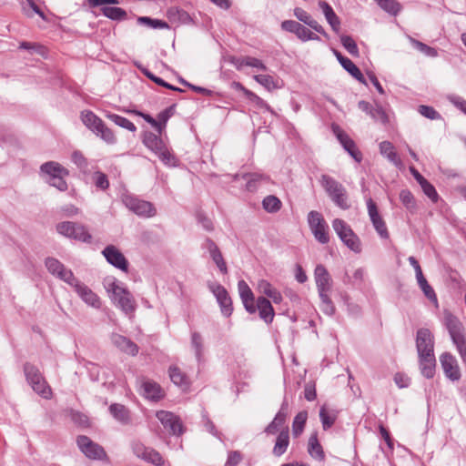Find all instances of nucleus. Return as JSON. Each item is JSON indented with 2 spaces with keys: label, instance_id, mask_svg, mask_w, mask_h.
<instances>
[{
  "label": "nucleus",
  "instance_id": "obj_63",
  "mask_svg": "<svg viewBox=\"0 0 466 466\" xmlns=\"http://www.w3.org/2000/svg\"><path fill=\"white\" fill-rule=\"evenodd\" d=\"M71 159L81 170L87 169L88 161L80 151H74Z\"/></svg>",
  "mask_w": 466,
  "mask_h": 466
},
{
  "label": "nucleus",
  "instance_id": "obj_61",
  "mask_svg": "<svg viewBox=\"0 0 466 466\" xmlns=\"http://www.w3.org/2000/svg\"><path fill=\"white\" fill-rule=\"evenodd\" d=\"M370 117L374 120V121H377V122H380L383 125H386L388 124L389 122V117H388V115L387 113L385 112V110L382 108L381 106H379L377 105L371 115H370Z\"/></svg>",
  "mask_w": 466,
  "mask_h": 466
},
{
  "label": "nucleus",
  "instance_id": "obj_35",
  "mask_svg": "<svg viewBox=\"0 0 466 466\" xmlns=\"http://www.w3.org/2000/svg\"><path fill=\"white\" fill-rule=\"evenodd\" d=\"M380 154L386 157L391 163H393L396 167H400L402 162L398 156L394 146L389 141H383L380 144Z\"/></svg>",
  "mask_w": 466,
  "mask_h": 466
},
{
  "label": "nucleus",
  "instance_id": "obj_56",
  "mask_svg": "<svg viewBox=\"0 0 466 466\" xmlns=\"http://www.w3.org/2000/svg\"><path fill=\"white\" fill-rule=\"evenodd\" d=\"M340 43L351 56H359V48L355 40L351 36L345 35H340Z\"/></svg>",
  "mask_w": 466,
  "mask_h": 466
},
{
  "label": "nucleus",
  "instance_id": "obj_24",
  "mask_svg": "<svg viewBox=\"0 0 466 466\" xmlns=\"http://www.w3.org/2000/svg\"><path fill=\"white\" fill-rule=\"evenodd\" d=\"M141 389L143 396L147 400L157 401L164 397L160 385L151 380H144Z\"/></svg>",
  "mask_w": 466,
  "mask_h": 466
},
{
  "label": "nucleus",
  "instance_id": "obj_20",
  "mask_svg": "<svg viewBox=\"0 0 466 466\" xmlns=\"http://www.w3.org/2000/svg\"><path fill=\"white\" fill-rule=\"evenodd\" d=\"M209 288L217 299L222 315L225 317L231 316L233 312V305L227 289L220 284H214L209 286Z\"/></svg>",
  "mask_w": 466,
  "mask_h": 466
},
{
  "label": "nucleus",
  "instance_id": "obj_23",
  "mask_svg": "<svg viewBox=\"0 0 466 466\" xmlns=\"http://www.w3.org/2000/svg\"><path fill=\"white\" fill-rule=\"evenodd\" d=\"M294 15L296 18L315 30L316 32L321 34L326 38H329V35L323 28V26L319 24L317 20H315L307 11L300 7H296L294 9Z\"/></svg>",
  "mask_w": 466,
  "mask_h": 466
},
{
  "label": "nucleus",
  "instance_id": "obj_18",
  "mask_svg": "<svg viewBox=\"0 0 466 466\" xmlns=\"http://www.w3.org/2000/svg\"><path fill=\"white\" fill-rule=\"evenodd\" d=\"M440 362L445 376L451 381H458L461 379V370L455 356L451 352H444L440 356Z\"/></svg>",
  "mask_w": 466,
  "mask_h": 466
},
{
  "label": "nucleus",
  "instance_id": "obj_11",
  "mask_svg": "<svg viewBox=\"0 0 466 466\" xmlns=\"http://www.w3.org/2000/svg\"><path fill=\"white\" fill-rule=\"evenodd\" d=\"M79 450L90 460L105 461L107 460V454L105 449L98 443L93 441L85 435H80L76 439Z\"/></svg>",
  "mask_w": 466,
  "mask_h": 466
},
{
  "label": "nucleus",
  "instance_id": "obj_10",
  "mask_svg": "<svg viewBox=\"0 0 466 466\" xmlns=\"http://www.w3.org/2000/svg\"><path fill=\"white\" fill-rule=\"evenodd\" d=\"M309 227L317 241L327 244L329 241V226L319 211L312 210L308 214Z\"/></svg>",
  "mask_w": 466,
  "mask_h": 466
},
{
  "label": "nucleus",
  "instance_id": "obj_16",
  "mask_svg": "<svg viewBox=\"0 0 466 466\" xmlns=\"http://www.w3.org/2000/svg\"><path fill=\"white\" fill-rule=\"evenodd\" d=\"M416 348L419 357L434 354V337L430 329L424 328L418 329Z\"/></svg>",
  "mask_w": 466,
  "mask_h": 466
},
{
  "label": "nucleus",
  "instance_id": "obj_64",
  "mask_svg": "<svg viewBox=\"0 0 466 466\" xmlns=\"http://www.w3.org/2000/svg\"><path fill=\"white\" fill-rule=\"evenodd\" d=\"M69 175H60L57 177H55V179L47 180V183L57 188L59 191H66L68 188L67 183L66 181V177Z\"/></svg>",
  "mask_w": 466,
  "mask_h": 466
},
{
  "label": "nucleus",
  "instance_id": "obj_8",
  "mask_svg": "<svg viewBox=\"0 0 466 466\" xmlns=\"http://www.w3.org/2000/svg\"><path fill=\"white\" fill-rule=\"evenodd\" d=\"M56 230L59 234L74 238L76 240L89 243L91 242L92 236L84 225L64 221L56 225Z\"/></svg>",
  "mask_w": 466,
  "mask_h": 466
},
{
  "label": "nucleus",
  "instance_id": "obj_44",
  "mask_svg": "<svg viewBox=\"0 0 466 466\" xmlns=\"http://www.w3.org/2000/svg\"><path fill=\"white\" fill-rule=\"evenodd\" d=\"M308 419V413L305 410L299 411L294 418L292 423V432L295 437L299 436L305 427Z\"/></svg>",
  "mask_w": 466,
  "mask_h": 466
},
{
  "label": "nucleus",
  "instance_id": "obj_31",
  "mask_svg": "<svg viewBox=\"0 0 466 466\" xmlns=\"http://www.w3.org/2000/svg\"><path fill=\"white\" fill-rule=\"evenodd\" d=\"M289 445V431L288 427H285L280 431L279 433L275 445L273 447L272 453L277 456L280 457L283 455Z\"/></svg>",
  "mask_w": 466,
  "mask_h": 466
},
{
  "label": "nucleus",
  "instance_id": "obj_34",
  "mask_svg": "<svg viewBox=\"0 0 466 466\" xmlns=\"http://www.w3.org/2000/svg\"><path fill=\"white\" fill-rule=\"evenodd\" d=\"M244 178L247 181L246 188L250 192H254L262 183H268L269 177L260 173H251L244 175Z\"/></svg>",
  "mask_w": 466,
  "mask_h": 466
},
{
  "label": "nucleus",
  "instance_id": "obj_25",
  "mask_svg": "<svg viewBox=\"0 0 466 466\" xmlns=\"http://www.w3.org/2000/svg\"><path fill=\"white\" fill-rule=\"evenodd\" d=\"M258 311L259 318L266 323L269 324L273 321L275 312L269 299L263 296H259L256 302V312Z\"/></svg>",
  "mask_w": 466,
  "mask_h": 466
},
{
  "label": "nucleus",
  "instance_id": "obj_28",
  "mask_svg": "<svg viewBox=\"0 0 466 466\" xmlns=\"http://www.w3.org/2000/svg\"><path fill=\"white\" fill-rule=\"evenodd\" d=\"M112 341L116 347L127 354L135 356L138 352L137 345L125 336L115 334Z\"/></svg>",
  "mask_w": 466,
  "mask_h": 466
},
{
  "label": "nucleus",
  "instance_id": "obj_43",
  "mask_svg": "<svg viewBox=\"0 0 466 466\" xmlns=\"http://www.w3.org/2000/svg\"><path fill=\"white\" fill-rule=\"evenodd\" d=\"M262 207L268 213H277L280 210L282 203L278 197L268 195L262 200Z\"/></svg>",
  "mask_w": 466,
  "mask_h": 466
},
{
  "label": "nucleus",
  "instance_id": "obj_27",
  "mask_svg": "<svg viewBox=\"0 0 466 466\" xmlns=\"http://www.w3.org/2000/svg\"><path fill=\"white\" fill-rule=\"evenodd\" d=\"M40 171L48 176L47 180L55 179L60 175H69L68 169L55 161H48L41 165Z\"/></svg>",
  "mask_w": 466,
  "mask_h": 466
},
{
  "label": "nucleus",
  "instance_id": "obj_19",
  "mask_svg": "<svg viewBox=\"0 0 466 466\" xmlns=\"http://www.w3.org/2000/svg\"><path fill=\"white\" fill-rule=\"evenodd\" d=\"M332 131L343 148L360 163L362 160V154L358 149L355 142L338 125H332Z\"/></svg>",
  "mask_w": 466,
  "mask_h": 466
},
{
  "label": "nucleus",
  "instance_id": "obj_17",
  "mask_svg": "<svg viewBox=\"0 0 466 466\" xmlns=\"http://www.w3.org/2000/svg\"><path fill=\"white\" fill-rule=\"evenodd\" d=\"M156 417L161 422L163 427L172 435H181L184 432V427L178 416L167 410H159Z\"/></svg>",
  "mask_w": 466,
  "mask_h": 466
},
{
  "label": "nucleus",
  "instance_id": "obj_37",
  "mask_svg": "<svg viewBox=\"0 0 466 466\" xmlns=\"http://www.w3.org/2000/svg\"><path fill=\"white\" fill-rule=\"evenodd\" d=\"M308 452L313 458L319 461L325 459L322 446L319 442L317 433L312 434L309 439Z\"/></svg>",
  "mask_w": 466,
  "mask_h": 466
},
{
  "label": "nucleus",
  "instance_id": "obj_59",
  "mask_svg": "<svg viewBox=\"0 0 466 466\" xmlns=\"http://www.w3.org/2000/svg\"><path fill=\"white\" fill-rule=\"evenodd\" d=\"M418 285L420 288L423 294L425 295V297L435 305H438L437 295L432 287L428 283L427 279L418 283Z\"/></svg>",
  "mask_w": 466,
  "mask_h": 466
},
{
  "label": "nucleus",
  "instance_id": "obj_5",
  "mask_svg": "<svg viewBox=\"0 0 466 466\" xmlns=\"http://www.w3.org/2000/svg\"><path fill=\"white\" fill-rule=\"evenodd\" d=\"M320 184L336 206L344 210L350 208L347 190L342 184L329 175L321 176Z\"/></svg>",
  "mask_w": 466,
  "mask_h": 466
},
{
  "label": "nucleus",
  "instance_id": "obj_49",
  "mask_svg": "<svg viewBox=\"0 0 466 466\" xmlns=\"http://www.w3.org/2000/svg\"><path fill=\"white\" fill-rule=\"evenodd\" d=\"M174 113H175V105H172V106H168L167 108H166L165 110L161 111L157 115V122H158L160 126L158 127H157V131L159 135L162 134V132L166 128L167 122L174 115Z\"/></svg>",
  "mask_w": 466,
  "mask_h": 466
},
{
  "label": "nucleus",
  "instance_id": "obj_14",
  "mask_svg": "<svg viewBox=\"0 0 466 466\" xmlns=\"http://www.w3.org/2000/svg\"><path fill=\"white\" fill-rule=\"evenodd\" d=\"M366 203L368 214L374 229L380 238L388 239L390 238V233L385 220L379 212L377 204L370 198L367 199Z\"/></svg>",
  "mask_w": 466,
  "mask_h": 466
},
{
  "label": "nucleus",
  "instance_id": "obj_33",
  "mask_svg": "<svg viewBox=\"0 0 466 466\" xmlns=\"http://www.w3.org/2000/svg\"><path fill=\"white\" fill-rule=\"evenodd\" d=\"M111 415L120 423L128 424L131 421L129 410L119 403H114L109 406Z\"/></svg>",
  "mask_w": 466,
  "mask_h": 466
},
{
  "label": "nucleus",
  "instance_id": "obj_13",
  "mask_svg": "<svg viewBox=\"0 0 466 466\" xmlns=\"http://www.w3.org/2000/svg\"><path fill=\"white\" fill-rule=\"evenodd\" d=\"M134 454L145 461L146 462L151 463L155 466H163L165 461L161 454L153 448L145 446L140 441H133L131 444Z\"/></svg>",
  "mask_w": 466,
  "mask_h": 466
},
{
  "label": "nucleus",
  "instance_id": "obj_45",
  "mask_svg": "<svg viewBox=\"0 0 466 466\" xmlns=\"http://www.w3.org/2000/svg\"><path fill=\"white\" fill-rule=\"evenodd\" d=\"M33 390L40 395L44 399H50L52 397V390L50 386L47 384L46 380L44 379L39 380L38 381L34 382L31 385Z\"/></svg>",
  "mask_w": 466,
  "mask_h": 466
},
{
  "label": "nucleus",
  "instance_id": "obj_6",
  "mask_svg": "<svg viewBox=\"0 0 466 466\" xmlns=\"http://www.w3.org/2000/svg\"><path fill=\"white\" fill-rule=\"evenodd\" d=\"M332 227L339 239L353 252L360 253L361 241L358 235L352 230L343 219L335 218Z\"/></svg>",
  "mask_w": 466,
  "mask_h": 466
},
{
  "label": "nucleus",
  "instance_id": "obj_50",
  "mask_svg": "<svg viewBox=\"0 0 466 466\" xmlns=\"http://www.w3.org/2000/svg\"><path fill=\"white\" fill-rule=\"evenodd\" d=\"M255 80L265 86L268 90L277 89L280 87L279 80L274 78L270 75H257Z\"/></svg>",
  "mask_w": 466,
  "mask_h": 466
},
{
  "label": "nucleus",
  "instance_id": "obj_57",
  "mask_svg": "<svg viewBox=\"0 0 466 466\" xmlns=\"http://www.w3.org/2000/svg\"><path fill=\"white\" fill-rule=\"evenodd\" d=\"M137 22L142 25H147L152 28H168L169 25L167 22L159 19H153L147 16H140L137 18Z\"/></svg>",
  "mask_w": 466,
  "mask_h": 466
},
{
  "label": "nucleus",
  "instance_id": "obj_7",
  "mask_svg": "<svg viewBox=\"0 0 466 466\" xmlns=\"http://www.w3.org/2000/svg\"><path fill=\"white\" fill-rule=\"evenodd\" d=\"M121 199L123 204L137 216L150 218L156 215V208L152 203L139 199L130 193L122 194Z\"/></svg>",
  "mask_w": 466,
  "mask_h": 466
},
{
  "label": "nucleus",
  "instance_id": "obj_52",
  "mask_svg": "<svg viewBox=\"0 0 466 466\" xmlns=\"http://www.w3.org/2000/svg\"><path fill=\"white\" fill-rule=\"evenodd\" d=\"M385 12L397 15L400 11V5L396 0H374Z\"/></svg>",
  "mask_w": 466,
  "mask_h": 466
},
{
  "label": "nucleus",
  "instance_id": "obj_60",
  "mask_svg": "<svg viewBox=\"0 0 466 466\" xmlns=\"http://www.w3.org/2000/svg\"><path fill=\"white\" fill-rule=\"evenodd\" d=\"M418 112L426 118L431 120L441 119V114L430 106L421 105L418 108Z\"/></svg>",
  "mask_w": 466,
  "mask_h": 466
},
{
  "label": "nucleus",
  "instance_id": "obj_62",
  "mask_svg": "<svg viewBox=\"0 0 466 466\" xmlns=\"http://www.w3.org/2000/svg\"><path fill=\"white\" fill-rule=\"evenodd\" d=\"M423 193L434 203H436L439 199V195L435 189V187L426 180L421 185H420Z\"/></svg>",
  "mask_w": 466,
  "mask_h": 466
},
{
  "label": "nucleus",
  "instance_id": "obj_42",
  "mask_svg": "<svg viewBox=\"0 0 466 466\" xmlns=\"http://www.w3.org/2000/svg\"><path fill=\"white\" fill-rule=\"evenodd\" d=\"M106 117L114 122L116 125L131 132H135L137 130V127L134 125V123L124 116L107 112L106 114Z\"/></svg>",
  "mask_w": 466,
  "mask_h": 466
},
{
  "label": "nucleus",
  "instance_id": "obj_22",
  "mask_svg": "<svg viewBox=\"0 0 466 466\" xmlns=\"http://www.w3.org/2000/svg\"><path fill=\"white\" fill-rule=\"evenodd\" d=\"M238 289L245 309L249 314L256 313L257 299H255L253 291L251 290L248 283L243 279L239 280L238 282Z\"/></svg>",
  "mask_w": 466,
  "mask_h": 466
},
{
  "label": "nucleus",
  "instance_id": "obj_9",
  "mask_svg": "<svg viewBox=\"0 0 466 466\" xmlns=\"http://www.w3.org/2000/svg\"><path fill=\"white\" fill-rule=\"evenodd\" d=\"M107 290L112 292L114 299L117 302V306L126 314H132L135 311L136 303L129 291L120 287L116 281L108 283Z\"/></svg>",
  "mask_w": 466,
  "mask_h": 466
},
{
  "label": "nucleus",
  "instance_id": "obj_15",
  "mask_svg": "<svg viewBox=\"0 0 466 466\" xmlns=\"http://www.w3.org/2000/svg\"><path fill=\"white\" fill-rule=\"evenodd\" d=\"M74 289L77 296L88 306L94 309H100L102 302L100 298L85 283L81 282L77 278L70 285Z\"/></svg>",
  "mask_w": 466,
  "mask_h": 466
},
{
  "label": "nucleus",
  "instance_id": "obj_55",
  "mask_svg": "<svg viewBox=\"0 0 466 466\" xmlns=\"http://www.w3.org/2000/svg\"><path fill=\"white\" fill-rule=\"evenodd\" d=\"M142 73L147 77L149 78L150 80H152L154 83H156L157 85L158 86H164L167 89H170V90H174V91H177V92H182V89L179 88V87H177V86H174L170 84H168L167 82L164 81L162 78L155 76L152 72H150L148 69L147 68H142L141 69Z\"/></svg>",
  "mask_w": 466,
  "mask_h": 466
},
{
  "label": "nucleus",
  "instance_id": "obj_3",
  "mask_svg": "<svg viewBox=\"0 0 466 466\" xmlns=\"http://www.w3.org/2000/svg\"><path fill=\"white\" fill-rule=\"evenodd\" d=\"M142 142L146 147L158 157L164 165L170 167L177 166V158L174 153L170 151L159 134L157 135L153 132L146 131L142 135Z\"/></svg>",
  "mask_w": 466,
  "mask_h": 466
},
{
  "label": "nucleus",
  "instance_id": "obj_30",
  "mask_svg": "<svg viewBox=\"0 0 466 466\" xmlns=\"http://www.w3.org/2000/svg\"><path fill=\"white\" fill-rule=\"evenodd\" d=\"M258 290L259 293L269 298L275 304H279L283 299L281 293L266 279L258 281Z\"/></svg>",
  "mask_w": 466,
  "mask_h": 466
},
{
  "label": "nucleus",
  "instance_id": "obj_54",
  "mask_svg": "<svg viewBox=\"0 0 466 466\" xmlns=\"http://www.w3.org/2000/svg\"><path fill=\"white\" fill-rule=\"evenodd\" d=\"M242 66H250L260 70H267V66L261 60L252 56H245L239 59L237 64V67L239 68Z\"/></svg>",
  "mask_w": 466,
  "mask_h": 466
},
{
  "label": "nucleus",
  "instance_id": "obj_1",
  "mask_svg": "<svg viewBox=\"0 0 466 466\" xmlns=\"http://www.w3.org/2000/svg\"><path fill=\"white\" fill-rule=\"evenodd\" d=\"M442 324L448 330L463 364L466 366V330L459 318L448 309L443 310Z\"/></svg>",
  "mask_w": 466,
  "mask_h": 466
},
{
  "label": "nucleus",
  "instance_id": "obj_39",
  "mask_svg": "<svg viewBox=\"0 0 466 466\" xmlns=\"http://www.w3.org/2000/svg\"><path fill=\"white\" fill-rule=\"evenodd\" d=\"M167 15L170 20L181 25H190L193 22L190 15L181 8H171L168 10Z\"/></svg>",
  "mask_w": 466,
  "mask_h": 466
},
{
  "label": "nucleus",
  "instance_id": "obj_36",
  "mask_svg": "<svg viewBox=\"0 0 466 466\" xmlns=\"http://www.w3.org/2000/svg\"><path fill=\"white\" fill-rule=\"evenodd\" d=\"M168 373L170 380L174 384L183 389H187L189 387V380L187 376L177 366H170Z\"/></svg>",
  "mask_w": 466,
  "mask_h": 466
},
{
  "label": "nucleus",
  "instance_id": "obj_21",
  "mask_svg": "<svg viewBox=\"0 0 466 466\" xmlns=\"http://www.w3.org/2000/svg\"><path fill=\"white\" fill-rule=\"evenodd\" d=\"M102 254L109 264L125 272L127 271L128 262L121 251L115 246H106L102 251Z\"/></svg>",
  "mask_w": 466,
  "mask_h": 466
},
{
  "label": "nucleus",
  "instance_id": "obj_46",
  "mask_svg": "<svg viewBox=\"0 0 466 466\" xmlns=\"http://www.w3.org/2000/svg\"><path fill=\"white\" fill-rule=\"evenodd\" d=\"M400 199L403 206L410 212L414 213L417 210V205L412 193L409 189H402L400 192Z\"/></svg>",
  "mask_w": 466,
  "mask_h": 466
},
{
  "label": "nucleus",
  "instance_id": "obj_38",
  "mask_svg": "<svg viewBox=\"0 0 466 466\" xmlns=\"http://www.w3.org/2000/svg\"><path fill=\"white\" fill-rule=\"evenodd\" d=\"M338 417V411L322 406L319 410V418L323 430L327 431L333 426Z\"/></svg>",
  "mask_w": 466,
  "mask_h": 466
},
{
  "label": "nucleus",
  "instance_id": "obj_47",
  "mask_svg": "<svg viewBox=\"0 0 466 466\" xmlns=\"http://www.w3.org/2000/svg\"><path fill=\"white\" fill-rule=\"evenodd\" d=\"M341 66L349 72L355 79L361 83H365V78L361 73V71L359 69V67L350 59H342L341 61Z\"/></svg>",
  "mask_w": 466,
  "mask_h": 466
},
{
  "label": "nucleus",
  "instance_id": "obj_12",
  "mask_svg": "<svg viewBox=\"0 0 466 466\" xmlns=\"http://www.w3.org/2000/svg\"><path fill=\"white\" fill-rule=\"evenodd\" d=\"M45 266L47 271L56 279L66 282L69 286L76 280V277L70 268H67L62 262L53 257L45 259Z\"/></svg>",
  "mask_w": 466,
  "mask_h": 466
},
{
  "label": "nucleus",
  "instance_id": "obj_26",
  "mask_svg": "<svg viewBox=\"0 0 466 466\" xmlns=\"http://www.w3.org/2000/svg\"><path fill=\"white\" fill-rule=\"evenodd\" d=\"M206 248L219 270L224 274L228 273L227 264L217 244L212 239L207 238Z\"/></svg>",
  "mask_w": 466,
  "mask_h": 466
},
{
  "label": "nucleus",
  "instance_id": "obj_41",
  "mask_svg": "<svg viewBox=\"0 0 466 466\" xmlns=\"http://www.w3.org/2000/svg\"><path fill=\"white\" fill-rule=\"evenodd\" d=\"M24 373L27 382L32 385L34 382L44 379V376L40 372L39 369L30 362L24 364Z\"/></svg>",
  "mask_w": 466,
  "mask_h": 466
},
{
  "label": "nucleus",
  "instance_id": "obj_4",
  "mask_svg": "<svg viewBox=\"0 0 466 466\" xmlns=\"http://www.w3.org/2000/svg\"><path fill=\"white\" fill-rule=\"evenodd\" d=\"M80 117L83 124L106 144L114 145L116 143V137L113 131L94 112L84 110L81 112Z\"/></svg>",
  "mask_w": 466,
  "mask_h": 466
},
{
  "label": "nucleus",
  "instance_id": "obj_40",
  "mask_svg": "<svg viewBox=\"0 0 466 466\" xmlns=\"http://www.w3.org/2000/svg\"><path fill=\"white\" fill-rule=\"evenodd\" d=\"M101 13L106 17L114 20V21H123L127 18V12L120 8L116 6H103L101 7Z\"/></svg>",
  "mask_w": 466,
  "mask_h": 466
},
{
  "label": "nucleus",
  "instance_id": "obj_29",
  "mask_svg": "<svg viewBox=\"0 0 466 466\" xmlns=\"http://www.w3.org/2000/svg\"><path fill=\"white\" fill-rule=\"evenodd\" d=\"M319 6L322 10V12L325 15V18H326L327 22L329 24V25L331 26L332 30L338 34L339 32V28H340V20H339V16L336 15V13L334 12L331 5L325 1H319Z\"/></svg>",
  "mask_w": 466,
  "mask_h": 466
},
{
  "label": "nucleus",
  "instance_id": "obj_48",
  "mask_svg": "<svg viewBox=\"0 0 466 466\" xmlns=\"http://www.w3.org/2000/svg\"><path fill=\"white\" fill-rule=\"evenodd\" d=\"M191 346L198 361H200L204 352L203 338L200 333L197 331L191 333Z\"/></svg>",
  "mask_w": 466,
  "mask_h": 466
},
{
  "label": "nucleus",
  "instance_id": "obj_51",
  "mask_svg": "<svg viewBox=\"0 0 466 466\" xmlns=\"http://www.w3.org/2000/svg\"><path fill=\"white\" fill-rule=\"evenodd\" d=\"M409 39L412 46L425 56L429 57H436L438 56V52L434 47H431L413 37H409Z\"/></svg>",
  "mask_w": 466,
  "mask_h": 466
},
{
  "label": "nucleus",
  "instance_id": "obj_2",
  "mask_svg": "<svg viewBox=\"0 0 466 466\" xmlns=\"http://www.w3.org/2000/svg\"><path fill=\"white\" fill-rule=\"evenodd\" d=\"M314 279L319 292V296L321 300L320 309L321 310L329 315L332 316L335 313V306L329 297V292L332 288V279L322 264L316 266L314 270Z\"/></svg>",
  "mask_w": 466,
  "mask_h": 466
},
{
  "label": "nucleus",
  "instance_id": "obj_32",
  "mask_svg": "<svg viewBox=\"0 0 466 466\" xmlns=\"http://www.w3.org/2000/svg\"><path fill=\"white\" fill-rule=\"evenodd\" d=\"M419 362L421 374L427 379L433 378L436 367L435 355L419 357Z\"/></svg>",
  "mask_w": 466,
  "mask_h": 466
},
{
  "label": "nucleus",
  "instance_id": "obj_58",
  "mask_svg": "<svg viewBox=\"0 0 466 466\" xmlns=\"http://www.w3.org/2000/svg\"><path fill=\"white\" fill-rule=\"evenodd\" d=\"M295 35L301 40L302 42L309 41V40H319L318 35L310 31L309 28L300 25L299 29L296 32Z\"/></svg>",
  "mask_w": 466,
  "mask_h": 466
},
{
  "label": "nucleus",
  "instance_id": "obj_53",
  "mask_svg": "<svg viewBox=\"0 0 466 466\" xmlns=\"http://www.w3.org/2000/svg\"><path fill=\"white\" fill-rule=\"evenodd\" d=\"M91 179L96 187L100 190L104 191L109 187V180L107 176L99 170L95 171L92 174Z\"/></svg>",
  "mask_w": 466,
  "mask_h": 466
}]
</instances>
